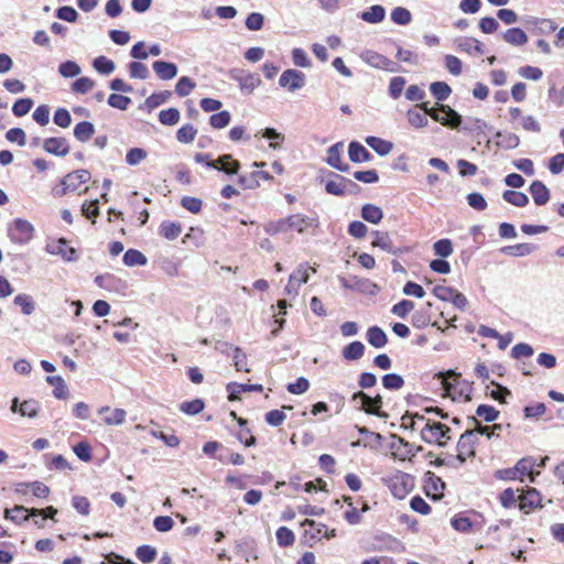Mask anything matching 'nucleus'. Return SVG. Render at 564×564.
Segmentation results:
<instances>
[{
  "label": "nucleus",
  "instance_id": "f257e3e1",
  "mask_svg": "<svg viewBox=\"0 0 564 564\" xmlns=\"http://www.w3.org/2000/svg\"><path fill=\"white\" fill-rule=\"evenodd\" d=\"M381 481L397 499H404L413 490L415 485L414 477L401 470H394L383 476Z\"/></svg>",
  "mask_w": 564,
  "mask_h": 564
},
{
  "label": "nucleus",
  "instance_id": "f03ea898",
  "mask_svg": "<svg viewBox=\"0 0 564 564\" xmlns=\"http://www.w3.org/2000/svg\"><path fill=\"white\" fill-rule=\"evenodd\" d=\"M535 466V458L527 456L517 462L513 467L498 469L495 474L497 479L501 480H520L523 481L525 476H530L533 481L532 473Z\"/></svg>",
  "mask_w": 564,
  "mask_h": 564
},
{
  "label": "nucleus",
  "instance_id": "7ed1b4c3",
  "mask_svg": "<svg viewBox=\"0 0 564 564\" xmlns=\"http://www.w3.org/2000/svg\"><path fill=\"white\" fill-rule=\"evenodd\" d=\"M451 524L460 533L476 532L485 525V518L477 511H464L456 513L451 519Z\"/></svg>",
  "mask_w": 564,
  "mask_h": 564
},
{
  "label": "nucleus",
  "instance_id": "20e7f679",
  "mask_svg": "<svg viewBox=\"0 0 564 564\" xmlns=\"http://www.w3.org/2000/svg\"><path fill=\"white\" fill-rule=\"evenodd\" d=\"M350 403L358 411H364L365 413L371 415L386 416V413L381 412L383 400L380 394L370 397L360 390L352 393Z\"/></svg>",
  "mask_w": 564,
  "mask_h": 564
},
{
  "label": "nucleus",
  "instance_id": "39448f33",
  "mask_svg": "<svg viewBox=\"0 0 564 564\" xmlns=\"http://www.w3.org/2000/svg\"><path fill=\"white\" fill-rule=\"evenodd\" d=\"M7 231L10 241L20 246L29 243L35 234L34 226L23 218H14L8 225Z\"/></svg>",
  "mask_w": 564,
  "mask_h": 564
},
{
  "label": "nucleus",
  "instance_id": "423d86ee",
  "mask_svg": "<svg viewBox=\"0 0 564 564\" xmlns=\"http://www.w3.org/2000/svg\"><path fill=\"white\" fill-rule=\"evenodd\" d=\"M45 251L53 256H59L66 262H74L79 258L77 250L70 247L65 238H58L47 242Z\"/></svg>",
  "mask_w": 564,
  "mask_h": 564
},
{
  "label": "nucleus",
  "instance_id": "0eeeda50",
  "mask_svg": "<svg viewBox=\"0 0 564 564\" xmlns=\"http://www.w3.org/2000/svg\"><path fill=\"white\" fill-rule=\"evenodd\" d=\"M445 390L454 401H469L473 393V384L456 376L453 382H447Z\"/></svg>",
  "mask_w": 564,
  "mask_h": 564
},
{
  "label": "nucleus",
  "instance_id": "6e6552de",
  "mask_svg": "<svg viewBox=\"0 0 564 564\" xmlns=\"http://www.w3.org/2000/svg\"><path fill=\"white\" fill-rule=\"evenodd\" d=\"M476 443L477 436L475 435V431L467 430L460 435L456 445V459L459 460L460 464H464L467 457L475 456Z\"/></svg>",
  "mask_w": 564,
  "mask_h": 564
},
{
  "label": "nucleus",
  "instance_id": "1a4fd4ad",
  "mask_svg": "<svg viewBox=\"0 0 564 564\" xmlns=\"http://www.w3.org/2000/svg\"><path fill=\"white\" fill-rule=\"evenodd\" d=\"M449 431L451 429L447 425L440 422L431 423L429 420L425 426L421 430V437L425 443H437L438 445H444L441 443V438L448 437L447 434Z\"/></svg>",
  "mask_w": 564,
  "mask_h": 564
},
{
  "label": "nucleus",
  "instance_id": "9d476101",
  "mask_svg": "<svg viewBox=\"0 0 564 564\" xmlns=\"http://www.w3.org/2000/svg\"><path fill=\"white\" fill-rule=\"evenodd\" d=\"M41 404L35 399L24 400L20 403L19 398H13L10 405V411L19 413L21 416L34 419L39 415Z\"/></svg>",
  "mask_w": 564,
  "mask_h": 564
},
{
  "label": "nucleus",
  "instance_id": "9b49d317",
  "mask_svg": "<svg viewBox=\"0 0 564 564\" xmlns=\"http://www.w3.org/2000/svg\"><path fill=\"white\" fill-rule=\"evenodd\" d=\"M305 74L301 70L286 69L281 74L279 85L290 91H295L305 86Z\"/></svg>",
  "mask_w": 564,
  "mask_h": 564
},
{
  "label": "nucleus",
  "instance_id": "f8f14e48",
  "mask_svg": "<svg viewBox=\"0 0 564 564\" xmlns=\"http://www.w3.org/2000/svg\"><path fill=\"white\" fill-rule=\"evenodd\" d=\"M289 230L303 234L307 228H316L319 225L317 217H308L303 214H292L288 216Z\"/></svg>",
  "mask_w": 564,
  "mask_h": 564
},
{
  "label": "nucleus",
  "instance_id": "ddd939ff",
  "mask_svg": "<svg viewBox=\"0 0 564 564\" xmlns=\"http://www.w3.org/2000/svg\"><path fill=\"white\" fill-rule=\"evenodd\" d=\"M519 509L524 513H530L536 508H541V495L535 488H529L518 497Z\"/></svg>",
  "mask_w": 564,
  "mask_h": 564
},
{
  "label": "nucleus",
  "instance_id": "4468645a",
  "mask_svg": "<svg viewBox=\"0 0 564 564\" xmlns=\"http://www.w3.org/2000/svg\"><path fill=\"white\" fill-rule=\"evenodd\" d=\"M455 46L459 52H464L471 56L482 55L485 53L484 44L475 37H457L455 40Z\"/></svg>",
  "mask_w": 564,
  "mask_h": 564
},
{
  "label": "nucleus",
  "instance_id": "2eb2a0df",
  "mask_svg": "<svg viewBox=\"0 0 564 564\" xmlns=\"http://www.w3.org/2000/svg\"><path fill=\"white\" fill-rule=\"evenodd\" d=\"M43 149L50 154L65 156L69 153L70 147L67 139L63 137H51L44 139Z\"/></svg>",
  "mask_w": 564,
  "mask_h": 564
},
{
  "label": "nucleus",
  "instance_id": "dca6fc26",
  "mask_svg": "<svg viewBox=\"0 0 564 564\" xmlns=\"http://www.w3.org/2000/svg\"><path fill=\"white\" fill-rule=\"evenodd\" d=\"M260 180L272 181L273 176L267 171H253L248 175H239L237 181L245 189H256L260 186Z\"/></svg>",
  "mask_w": 564,
  "mask_h": 564
},
{
  "label": "nucleus",
  "instance_id": "f3484780",
  "mask_svg": "<svg viewBox=\"0 0 564 564\" xmlns=\"http://www.w3.org/2000/svg\"><path fill=\"white\" fill-rule=\"evenodd\" d=\"M372 235L375 236V240L372 241V246L373 247H378L380 248L381 250L388 252V253H392V254H401L403 252H408L409 249L408 248H394L393 246V242H392V239L390 238L389 234L387 231H380V230H375L372 232Z\"/></svg>",
  "mask_w": 564,
  "mask_h": 564
},
{
  "label": "nucleus",
  "instance_id": "a211bd4d",
  "mask_svg": "<svg viewBox=\"0 0 564 564\" xmlns=\"http://www.w3.org/2000/svg\"><path fill=\"white\" fill-rule=\"evenodd\" d=\"M338 281L344 289L362 293L369 291L370 288L377 286L369 279L358 278L356 275L349 278L338 276Z\"/></svg>",
  "mask_w": 564,
  "mask_h": 564
},
{
  "label": "nucleus",
  "instance_id": "6ab92c4d",
  "mask_svg": "<svg viewBox=\"0 0 564 564\" xmlns=\"http://www.w3.org/2000/svg\"><path fill=\"white\" fill-rule=\"evenodd\" d=\"M361 58L365 63L378 69L391 70V66L393 65L390 58L371 50L365 51Z\"/></svg>",
  "mask_w": 564,
  "mask_h": 564
},
{
  "label": "nucleus",
  "instance_id": "aec40b11",
  "mask_svg": "<svg viewBox=\"0 0 564 564\" xmlns=\"http://www.w3.org/2000/svg\"><path fill=\"white\" fill-rule=\"evenodd\" d=\"M341 147L338 142L328 148L326 163L339 172H348L350 166L341 161Z\"/></svg>",
  "mask_w": 564,
  "mask_h": 564
},
{
  "label": "nucleus",
  "instance_id": "412c9836",
  "mask_svg": "<svg viewBox=\"0 0 564 564\" xmlns=\"http://www.w3.org/2000/svg\"><path fill=\"white\" fill-rule=\"evenodd\" d=\"M301 525L303 528L308 527L304 530L303 538L306 542L321 540L326 535L327 525L323 523H316L314 520L305 519Z\"/></svg>",
  "mask_w": 564,
  "mask_h": 564
},
{
  "label": "nucleus",
  "instance_id": "4be33fe9",
  "mask_svg": "<svg viewBox=\"0 0 564 564\" xmlns=\"http://www.w3.org/2000/svg\"><path fill=\"white\" fill-rule=\"evenodd\" d=\"M94 282L99 288L108 291H118L120 289L127 288V283L123 280L117 278L111 273L97 275Z\"/></svg>",
  "mask_w": 564,
  "mask_h": 564
},
{
  "label": "nucleus",
  "instance_id": "5701e85b",
  "mask_svg": "<svg viewBox=\"0 0 564 564\" xmlns=\"http://www.w3.org/2000/svg\"><path fill=\"white\" fill-rule=\"evenodd\" d=\"M529 193L531 194L534 203L538 206L545 205L551 197L550 189L542 181H533L529 186Z\"/></svg>",
  "mask_w": 564,
  "mask_h": 564
},
{
  "label": "nucleus",
  "instance_id": "b1692460",
  "mask_svg": "<svg viewBox=\"0 0 564 564\" xmlns=\"http://www.w3.org/2000/svg\"><path fill=\"white\" fill-rule=\"evenodd\" d=\"M445 482L432 471L425 474L424 491L427 496L437 497L443 495Z\"/></svg>",
  "mask_w": 564,
  "mask_h": 564
},
{
  "label": "nucleus",
  "instance_id": "393cba45",
  "mask_svg": "<svg viewBox=\"0 0 564 564\" xmlns=\"http://www.w3.org/2000/svg\"><path fill=\"white\" fill-rule=\"evenodd\" d=\"M328 176L329 178L325 181L326 193L335 196H345V184L340 180H346V177L330 171Z\"/></svg>",
  "mask_w": 564,
  "mask_h": 564
},
{
  "label": "nucleus",
  "instance_id": "a878e982",
  "mask_svg": "<svg viewBox=\"0 0 564 564\" xmlns=\"http://www.w3.org/2000/svg\"><path fill=\"white\" fill-rule=\"evenodd\" d=\"M227 392L229 393V400H235L238 398L240 393L243 392H262L263 387L259 383L248 384V383H238V382H229L226 386Z\"/></svg>",
  "mask_w": 564,
  "mask_h": 564
},
{
  "label": "nucleus",
  "instance_id": "bb28decb",
  "mask_svg": "<svg viewBox=\"0 0 564 564\" xmlns=\"http://www.w3.org/2000/svg\"><path fill=\"white\" fill-rule=\"evenodd\" d=\"M348 156L354 163L368 162L372 159L371 153L358 141H351L349 143Z\"/></svg>",
  "mask_w": 564,
  "mask_h": 564
},
{
  "label": "nucleus",
  "instance_id": "cd10ccee",
  "mask_svg": "<svg viewBox=\"0 0 564 564\" xmlns=\"http://www.w3.org/2000/svg\"><path fill=\"white\" fill-rule=\"evenodd\" d=\"M154 73L162 80H170L177 75V66L165 61H155L152 65Z\"/></svg>",
  "mask_w": 564,
  "mask_h": 564
},
{
  "label": "nucleus",
  "instance_id": "c85d7f7f",
  "mask_svg": "<svg viewBox=\"0 0 564 564\" xmlns=\"http://www.w3.org/2000/svg\"><path fill=\"white\" fill-rule=\"evenodd\" d=\"M536 250V246L529 242H521L500 248V252L510 257H525Z\"/></svg>",
  "mask_w": 564,
  "mask_h": 564
},
{
  "label": "nucleus",
  "instance_id": "c756f323",
  "mask_svg": "<svg viewBox=\"0 0 564 564\" xmlns=\"http://www.w3.org/2000/svg\"><path fill=\"white\" fill-rule=\"evenodd\" d=\"M366 338L369 345L375 348H382L388 343V336L384 330L379 326H370L367 329Z\"/></svg>",
  "mask_w": 564,
  "mask_h": 564
},
{
  "label": "nucleus",
  "instance_id": "7c9ffc66",
  "mask_svg": "<svg viewBox=\"0 0 564 564\" xmlns=\"http://www.w3.org/2000/svg\"><path fill=\"white\" fill-rule=\"evenodd\" d=\"M384 17L386 9L380 4H373L367 11H362L358 14L359 19L371 24L382 22L384 20Z\"/></svg>",
  "mask_w": 564,
  "mask_h": 564
},
{
  "label": "nucleus",
  "instance_id": "2f4dec72",
  "mask_svg": "<svg viewBox=\"0 0 564 564\" xmlns=\"http://www.w3.org/2000/svg\"><path fill=\"white\" fill-rule=\"evenodd\" d=\"M367 145H369L378 155L384 156L393 149V143L382 138L369 135L365 139Z\"/></svg>",
  "mask_w": 564,
  "mask_h": 564
},
{
  "label": "nucleus",
  "instance_id": "473e14b6",
  "mask_svg": "<svg viewBox=\"0 0 564 564\" xmlns=\"http://www.w3.org/2000/svg\"><path fill=\"white\" fill-rule=\"evenodd\" d=\"M182 232V225L177 221L163 220L159 226V235L166 240H175Z\"/></svg>",
  "mask_w": 564,
  "mask_h": 564
},
{
  "label": "nucleus",
  "instance_id": "72a5a7b5",
  "mask_svg": "<svg viewBox=\"0 0 564 564\" xmlns=\"http://www.w3.org/2000/svg\"><path fill=\"white\" fill-rule=\"evenodd\" d=\"M365 349V345L361 341L355 340L343 348L341 355L345 360L355 361L364 356Z\"/></svg>",
  "mask_w": 564,
  "mask_h": 564
},
{
  "label": "nucleus",
  "instance_id": "f704fd0d",
  "mask_svg": "<svg viewBox=\"0 0 564 564\" xmlns=\"http://www.w3.org/2000/svg\"><path fill=\"white\" fill-rule=\"evenodd\" d=\"M502 39L510 45L521 46L528 42V35L520 28H510L502 33Z\"/></svg>",
  "mask_w": 564,
  "mask_h": 564
},
{
  "label": "nucleus",
  "instance_id": "c9c22d12",
  "mask_svg": "<svg viewBox=\"0 0 564 564\" xmlns=\"http://www.w3.org/2000/svg\"><path fill=\"white\" fill-rule=\"evenodd\" d=\"M46 382L54 387L53 395L58 400L67 399L69 391L61 376H47Z\"/></svg>",
  "mask_w": 564,
  "mask_h": 564
},
{
  "label": "nucleus",
  "instance_id": "e433bc0d",
  "mask_svg": "<svg viewBox=\"0 0 564 564\" xmlns=\"http://www.w3.org/2000/svg\"><path fill=\"white\" fill-rule=\"evenodd\" d=\"M231 78L239 83L241 89H248L250 91L258 87L261 83L260 78L251 73L240 72V74L237 75L231 73Z\"/></svg>",
  "mask_w": 564,
  "mask_h": 564
},
{
  "label": "nucleus",
  "instance_id": "4c0bfd02",
  "mask_svg": "<svg viewBox=\"0 0 564 564\" xmlns=\"http://www.w3.org/2000/svg\"><path fill=\"white\" fill-rule=\"evenodd\" d=\"M218 167L216 170L226 173L227 175L237 174L240 170V162L232 159L230 154H224L218 158Z\"/></svg>",
  "mask_w": 564,
  "mask_h": 564
},
{
  "label": "nucleus",
  "instance_id": "58836bf2",
  "mask_svg": "<svg viewBox=\"0 0 564 564\" xmlns=\"http://www.w3.org/2000/svg\"><path fill=\"white\" fill-rule=\"evenodd\" d=\"M361 217L364 220L377 225L379 224L383 218V212L382 209L373 204H365L361 207Z\"/></svg>",
  "mask_w": 564,
  "mask_h": 564
},
{
  "label": "nucleus",
  "instance_id": "ea45409f",
  "mask_svg": "<svg viewBox=\"0 0 564 564\" xmlns=\"http://www.w3.org/2000/svg\"><path fill=\"white\" fill-rule=\"evenodd\" d=\"M95 133V126L90 121H80L74 127V137L79 142H87Z\"/></svg>",
  "mask_w": 564,
  "mask_h": 564
},
{
  "label": "nucleus",
  "instance_id": "a19ab883",
  "mask_svg": "<svg viewBox=\"0 0 564 564\" xmlns=\"http://www.w3.org/2000/svg\"><path fill=\"white\" fill-rule=\"evenodd\" d=\"M502 198L516 207H524L529 204V197L524 193L513 189H506L502 193Z\"/></svg>",
  "mask_w": 564,
  "mask_h": 564
},
{
  "label": "nucleus",
  "instance_id": "79ce46f5",
  "mask_svg": "<svg viewBox=\"0 0 564 564\" xmlns=\"http://www.w3.org/2000/svg\"><path fill=\"white\" fill-rule=\"evenodd\" d=\"M123 263L127 267L145 265L148 262L147 257L137 249H128L122 258Z\"/></svg>",
  "mask_w": 564,
  "mask_h": 564
},
{
  "label": "nucleus",
  "instance_id": "37998d69",
  "mask_svg": "<svg viewBox=\"0 0 564 564\" xmlns=\"http://www.w3.org/2000/svg\"><path fill=\"white\" fill-rule=\"evenodd\" d=\"M496 137L498 138L497 145L506 150L516 149L520 144L519 137L512 132L498 131Z\"/></svg>",
  "mask_w": 564,
  "mask_h": 564
},
{
  "label": "nucleus",
  "instance_id": "c03bdc74",
  "mask_svg": "<svg viewBox=\"0 0 564 564\" xmlns=\"http://www.w3.org/2000/svg\"><path fill=\"white\" fill-rule=\"evenodd\" d=\"M431 94L437 101H445L452 94L451 86L445 82H434L430 85Z\"/></svg>",
  "mask_w": 564,
  "mask_h": 564
},
{
  "label": "nucleus",
  "instance_id": "a18cd8bd",
  "mask_svg": "<svg viewBox=\"0 0 564 564\" xmlns=\"http://www.w3.org/2000/svg\"><path fill=\"white\" fill-rule=\"evenodd\" d=\"M28 511L29 509L23 506H14L11 509L4 510V518L15 524H21L29 519V516H26Z\"/></svg>",
  "mask_w": 564,
  "mask_h": 564
},
{
  "label": "nucleus",
  "instance_id": "49530a36",
  "mask_svg": "<svg viewBox=\"0 0 564 564\" xmlns=\"http://www.w3.org/2000/svg\"><path fill=\"white\" fill-rule=\"evenodd\" d=\"M440 109H442L443 113L445 115V127L453 129L459 128L462 123V116L456 110L444 104L440 105Z\"/></svg>",
  "mask_w": 564,
  "mask_h": 564
},
{
  "label": "nucleus",
  "instance_id": "de8ad7c7",
  "mask_svg": "<svg viewBox=\"0 0 564 564\" xmlns=\"http://www.w3.org/2000/svg\"><path fill=\"white\" fill-rule=\"evenodd\" d=\"M264 231L270 236L289 232L290 230L288 216L278 220H271L267 223L264 225Z\"/></svg>",
  "mask_w": 564,
  "mask_h": 564
},
{
  "label": "nucleus",
  "instance_id": "09e8293b",
  "mask_svg": "<svg viewBox=\"0 0 564 564\" xmlns=\"http://www.w3.org/2000/svg\"><path fill=\"white\" fill-rule=\"evenodd\" d=\"M80 186V183L77 181H67V175H65L58 185H56L52 193L55 197H63L67 193L75 192Z\"/></svg>",
  "mask_w": 564,
  "mask_h": 564
},
{
  "label": "nucleus",
  "instance_id": "8fccbe9b",
  "mask_svg": "<svg viewBox=\"0 0 564 564\" xmlns=\"http://www.w3.org/2000/svg\"><path fill=\"white\" fill-rule=\"evenodd\" d=\"M13 303L21 308L24 315H31L35 311V303L31 295L25 293L18 294Z\"/></svg>",
  "mask_w": 564,
  "mask_h": 564
},
{
  "label": "nucleus",
  "instance_id": "3c124183",
  "mask_svg": "<svg viewBox=\"0 0 564 564\" xmlns=\"http://www.w3.org/2000/svg\"><path fill=\"white\" fill-rule=\"evenodd\" d=\"M196 134H197V129L193 124L186 123V124H183L176 131V140L181 143L187 144L195 140Z\"/></svg>",
  "mask_w": 564,
  "mask_h": 564
},
{
  "label": "nucleus",
  "instance_id": "603ef678",
  "mask_svg": "<svg viewBox=\"0 0 564 564\" xmlns=\"http://www.w3.org/2000/svg\"><path fill=\"white\" fill-rule=\"evenodd\" d=\"M381 382L384 389L387 390H399L404 386V379L402 376L391 372L382 376Z\"/></svg>",
  "mask_w": 564,
  "mask_h": 564
},
{
  "label": "nucleus",
  "instance_id": "864d4df0",
  "mask_svg": "<svg viewBox=\"0 0 564 564\" xmlns=\"http://www.w3.org/2000/svg\"><path fill=\"white\" fill-rule=\"evenodd\" d=\"M238 422L241 427L236 434L238 441L247 447L256 445V437L251 435V431L248 427H246L247 421L243 419H239Z\"/></svg>",
  "mask_w": 564,
  "mask_h": 564
},
{
  "label": "nucleus",
  "instance_id": "5fc2aeb1",
  "mask_svg": "<svg viewBox=\"0 0 564 564\" xmlns=\"http://www.w3.org/2000/svg\"><path fill=\"white\" fill-rule=\"evenodd\" d=\"M171 96L172 93L170 90L153 93L145 99L144 105L149 110H152L163 105Z\"/></svg>",
  "mask_w": 564,
  "mask_h": 564
},
{
  "label": "nucleus",
  "instance_id": "6e6d98bb",
  "mask_svg": "<svg viewBox=\"0 0 564 564\" xmlns=\"http://www.w3.org/2000/svg\"><path fill=\"white\" fill-rule=\"evenodd\" d=\"M312 270L315 272V269L308 267L307 263H301L296 270L290 275V282L293 284L294 282L297 283V286L301 284H304L308 280V271Z\"/></svg>",
  "mask_w": 564,
  "mask_h": 564
},
{
  "label": "nucleus",
  "instance_id": "4d7b16f0",
  "mask_svg": "<svg viewBox=\"0 0 564 564\" xmlns=\"http://www.w3.org/2000/svg\"><path fill=\"white\" fill-rule=\"evenodd\" d=\"M375 539L379 543V545H378L379 550L395 551V550H398V547L401 544L397 538H394L388 533H382L380 535H377Z\"/></svg>",
  "mask_w": 564,
  "mask_h": 564
},
{
  "label": "nucleus",
  "instance_id": "13d9d810",
  "mask_svg": "<svg viewBox=\"0 0 564 564\" xmlns=\"http://www.w3.org/2000/svg\"><path fill=\"white\" fill-rule=\"evenodd\" d=\"M276 542L282 547H288L294 544L295 536L291 529L280 527L275 532Z\"/></svg>",
  "mask_w": 564,
  "mask_h": 564
},
{
  "label": "nucleus",
  "instance_id": "bf43d9fd",
  "mask_svg": "<svg viewBox=\"0 0 564 564\" xmlns=\"http://www.w3.org/2000/svg\"><path fill=\"white\" fill-rule=\"evenodd\" d=\"M204 408V401L198 398L191 401H184L180 404V410L187 415H196L200 413Z\"/></svg>",
  "mask_w": 564,
  "mask_h": 564
},
{
  "label": "nucleus",
  "instance_id": "052dcab7",
  "mask_svg": "<svg viewBox=\"0 0 564 564\" xmlns=\"http://www.w3.org/2000/svg\"><path fill=\"white\" fill-rule=\"evenodd\" d=\"M93 66L99 74L102 75H109L116 68L113 61L109 59L106 56L96 57L93 62Z\"/></svg>",
  "mask_w": 564,
  "mask_h": 564
},
{
  "label": "nucleus",
  "instance_id": "680f3d73",
  "mask_svg": "<svg viewBox=\"0 0 564 564\" xmlns=\"http://www.w3.org/2000/svg\"><path fill=\"white\" fill-rule=\"evenodd\" d=\"M231 115L228 110H221L217 113H213L209 117V124L214 129H223L230 123Z\"/></svg>",
  "mask_w": 564,
  "mask_h": 564
},
{
  "label": "nucleus",
  "instance_id": "e2e57ef3",
  "mask_svg": "<svg viewBox=\"0 0 564 564\" xmlns=\"http://www.w3.org/2000/svg\"><path fill=\"white\" fill-rule=\"evenodd\" d=\"M406 119L408 122L416 129L424 128L429 124L427 117H425L424 113H421V111H417L416 109H409L406 111Z\"/></svg>",
  "mask_w": 564,
  "mask_h": 564
},
{
  "label": "nucleus",
  "instance_id": "0e129e2a",
  "mask_svg": "<svg viewBox=\"0 0 564 564\" xmlns=\"http://www.w3.org/2000/svg\"><path fill=\"white\" fill-rule=\"evenodd\" d=\"M195 86L196 84L192 78L182 76L175 85V93L180 97H186L192 93Z\"/></svg>",
  "mask_w": 564,
  "mask_h": 564
},
{
  "label": "nucleus",
  "instance_id": "69168bd1",
  "mask_svg": "<svg viewBox=\"0 0 564 564\" xmlns=\"http://www.w3.org/2000/svg\"><path fill=\"white\" fill-rule=\"evenodd\" d=\"M391 20L398 25H406L412 20L411 12L403 7H397L391 12Z\"/></svg>",
  "mask_w": 564,
  "mask_h": 564
},
{
  "label": "nucleus",
  "instance_id": "338daca9",
  "mask_svg": "<svg viewBox=\"0 0 564 564\" xmlns=\"http://www.w3.org/2000/svg\"><path fill=\"white\" fill-rule=\"evenodd\" d=\"M180 118L181 115L176 108L161 110L159 113V121L164 126H174L180 121Z\"/></svg>",
  "mask_w": 564,
  "mask_h": 564
},
{
  "label": "nucleus",
  "instance_id": "774afa93",
  "mask_svg": "<svg viewBox=\"0 0 564 564\" xmlns=\"http://www.w3.org/2000/svg\"><path fill=\"white\" fill-rule=\"evenodd\" d=\"M148 156V152L142 148H131L126 154V163L130 166L140 164Z\"/></svg>",
  "mask_w": 564,
  "mask_h": 564
}]
</instances>
